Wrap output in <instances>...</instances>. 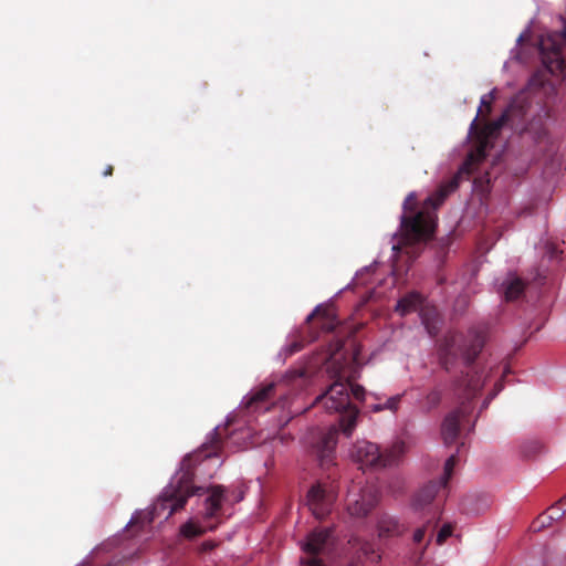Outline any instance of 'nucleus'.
Segmentation results:
<instances>
[{
	"mask_svg": "<svg viewBox=\"0 0 566 566\" xmlns=\"http://www.w3.org/2000/svg\"><path fill=\"white\" fill-rule=\"evenodd\" d=\"M338 428L331 426L316 444V454L322 467L333 462L335 447L337 444Z\"/></svg>",
	"mask_w": 566,
	"mask_h": 566,
	"instance_id": "12",
	"label": "nucleus"
},
{
	"mask_svg": "<svg viewBox=\"0 0 566 566\" xmlns=\"http://www.w3.org/2000/svg\"><path fill=\"white\" fill-rule=\"evenodd\" d=\"M441 390L439 389H433L431 390L428 395H427V398H426V402L427 405L432 408V407H436L440 400H441Z\"/></svg>",
	"mask_w": 566,
	"mask_h": 566,
	"instance_id": "27",
	"label": "nucleus"
},
{
	"mask_svg": "<svg viewBox=\"0 0 566 566\" xmlns=\"http://www.w3.org/2000/svg\"><path fill=\"white\" fill-rule=\"evenodd\" d=\"M112 171H113L112 166H108V167L106 168V170L104 171V175H105V176H109V175H112Z\"/></svg>",
	"mask_w": 566,
	"mask_h": 566,
	"instance_id": "35",
	"label": "nucleus"
},
{
	"mask_svg": "<svg viewBox=\"0 0 566 566\" xmlns=\"http://www.w3.org/2000/svg\"><path fill=\"white\" fill-rule=\"evenodd\" d=\"M401 398H402V395H395V396L387 398L385 402L371 403L368 406V408L373 412H380L382 410H390L392 412H396L399 408Z\"/></svg>",
	"mask_w": 566,
	"mask_h": 566,
	"instance_id": "19",
	"label": "nucleus"
},
{
	"mask_svg": "<svg viewBox=\"0 0 566 566\" xmlns=\"http://www.w3.org/2000/svg\"><path fill=\"white\" fill-rule=\"evenodd\" d=\"M455 464L457 454H451L444 463L443 475L440 478V480L437 482H430L429 484L424 485L415 495L412 500V507L415 511L424 510L429 504H431V502L437 495L438 490L447 486L448 481L453 473Z\"/></svg>",
	"mask_w": 566,
	"mask_h": 566,
	"instance_id": "7",
	"label": "nucleus"
},
{
	"mask_svg": "<svg viewBox=\"0 0 566 566\" xmlns=\"http://www.w3.org/2000/svg\"><path fill=\"white\" fill-rule=\"evenodd\" d=\"M494 94H495V88H493L491 92H489L488 94H485L481 97L478 114L474 117V119L472 120V123L470 124V133H472L476 127V120H478L479 114L482 112V107H485L488 111L491 109V104L494 101Z\"/></svg>",
	"mask_w": 566,
	"mask_h": 566,
	"instance_id": "22",
	"label": "nucleus"
},
{
	"mask_svg": "<svg viewBox=\"0 0 566 566\" xmlns=\"http://www.w3.org/2000/svg\"><path fill=\"white\" fill-rule=\"evenodd\" d=\"M205 528L195 524L192 521H188L180 527V535L185 538L191 539L200 536L205 533Z\"/></svg>",
	"mask_w": 566,
	"mask_h": 566,
	"instance_id": "21",
	"label": "nucleus"
},
{
	"mask_svg": "<svg viewBox=\"0 0 566 566\" xmlns=\"http://www.w3.org/2000/svg\"><path fill=\"white\" fill-rule=\"evenodd\" d=\"M202 490V488L192 486L190 473L185 472L164 489L154 510H168L167 517H169L185 506L189 496L200 494Z\"/></svg>",
	"mask_w": 566,
	"mask_h": 566,
	"instance_id": "5",
	"label": "nucleus"
},
{
	"mask_svg": "<svg viewBox=\"0 0 566 566\" xmlns=\"http://www.w3.org/2000/svg\"><path fill=\"white\" fill-rule=\"evenodd\" d=\"M523 136L532 139L541 150H548L552 144L549 133L545 124V115L538 113L524 127Z\"/></svg>",
	"mask_w": 566,
	"mask_h": 566,
	"instance_id": "10",
	"label": "nucleus"
},
{
	"mask_svg": "<svg viewBox=\"0 0 566 566\" xmlns=\"http://www.w3.org/2000/svg\"><path fill=\"white\" fill-rule=\"evenodd\" d=\"M334 502L332 490L323 488L321 484L313 485L306 495V504L316 518H323L331 510Z\"/></svg>",
	"mask_w": 566,
	"mask_h": 566,
	"instance_id": "9",
	"label": "nucleus"
},
{
	"mask_svg": "<svg viewBox=\"0 0 566 566\" xmlns=\"http://www.w3.org/2000/svg\"><path fill=\"white\" fill-rule=\"evenodd\" d=\"M242 499H243V494H242V493H240V494L237 496L235 501H237V502H239V501H241Z\"/></svg>",
	"mask_w": 566,
	"mask_h": 566,
	"instance_id": "39",
	"label": "nucleus"
},
{
	"mask_svg": "<svg viewBox=\"0 0 566 566\" xmlns=\"http://www.w3.org/2000/svg\"><path fill=\"white\" fill-rule=\"evenodd\" d=\"M214 454H216V452H214V451L207 452L206 458H210V457H212V455H214Z\"/></svg>",
	"mask_w": 566,
	"mask_h": 566,
	"instance_id": "37",
	"label": "nucleus"
},
{
	"mask_svg": "<svg viewBox=\"0 0 566 566\" xmlns=\"http://www.w3.org/2000/svg\"><path fill=\"white\" fill-rule=\"evenodd\" d=\"M212 547H213V544H211V543L203 544V549H211Z\"/></svg>",
	"mask_w": 566,
	"mask_h": 566,
	"instance_id": "36",
	"label": "nucleus"
},
{
	"mask_svg": "<svg viewBox=\"0 0 566 566\" xmlns=\"http://www.w3.org/2000/svg\"><path fill=\"white\" fill-rule=\"evenodd\" d=\"M303 345L301 342H292L291 344L286 345L284 347V353L286 356H291L302 349Z\"/></svg>",
	"mask_w": 566,
	"mask_h": 566,
	"instance_id": "29",
	"label": "nucleus"
},
{
	"mask_svg": "<svg viewBox=\"0 0 566 566\" xmlns=\"http://www.w3.org/2000/svg\"><path fill=\"white\" fill-rule=\"evenodd\" d=\"M473 159H474V155L470 154L468 159L462 164L458 175H461V174H464V172L468 174L469 170H470V166L472 165Z\"/></svg>",
	"mask_w": 566,
	"mask_h": 566,
	"instance_id": "33",
	"label": "nucleus"
},
{
	"mask_svg": "<svg viewBox=\"0 0 566 566\" xmlns=\"http://www.w3.org/2000/svg\"><path fill=\"white\" fill-rule=\"evenodd\" d=\"M469 406L464 402L455 410L449 412L441 426V436L446 446L453 443L460 431L461 420L469 413Z\"/></svg>",
	"mask_w": 566,
	"mask_h": 566,
	"instance_id": "11",
	"label": "nucleus"
},
{
	"mask_svg": "<svg viewBox=\"0 0 566 566\" xmlns=\"http://www.w3.org/2000/svg\"><path fill=\"white\" fill-rule=\"evenodd\" d=\"M401 452V442L394 444L390 450L380 451L378 444L358 440L350 449V457L361 469H381L392 465Z\"/></svg>",
	"mask_w": 566,
	"mask_h": 566,
	"instance_id": "4",
	"label": "nucleus"
},
{
	"mask_svg": "<svg viewBox=\"0 0 566 566\" xmlns=\"http://www.w3.org/2000/svg\"><path fill=\"white\" fill-rule=\"evenodd\" d=\"M332 531L329 528L314 530L304 542L302 549L311 555L306 560V566H326L316 555L324 553L329 545Z\"/></svg>",
	"mask_w": 566,
	"mask_h": 566,
	"instance_id": "8",
	"label": "nucleus"
},
{
	"mask_svg": "<svg viewBox=\"0 0 566 566\" xmlns=\"http://www.w3.org/2000/svg\"><path fill=\"white\" fill-rule=\"evenodd\" d=\"M360 551L363 555L370 562H378L380 559V555L375 551L374 546L369 543L363 544Z\"/></svg>",
	"mask_w": 566,
	"mask_h": 566,
	"instance_id": "25",
	"label": "nucleus"
},
{
	"mask_svg": "<svg viewBox=\"0 0 566 566\" xmlns=\"http://www.w3.org/2000/svg\"><path fill=\"white\" fill-rule=\"evenodd\" d=\"M566 512V495L556 504L552 505L547 512L543 514V520H548V524L560 520Z\"/></svg>",
	"mask_w": 566,
	"mask_h": 566,
	"instance_id": "20",
	"label": "nucleus"
},
{
	"mask_svg": "<svg viewBox=\"0 0 566 566\" xmlns=\"http://www.w3.org/2000/svg\"><path fill=\"white\" fill-rule=\"evenodd\" d=\"M469 337L470 345L467 344L462 334L449 333L439 346V360L446 370L450 369L458 357H462L468 365L465 376L457 382L455 389L468 400L472 399L484 385L482 376L470 366L481 352L484 338L473 331L469 333Z\"/></svg>",
	"mask_w": 566,
	"mask_h": 566,
	"instance_id": "1",
	"label": "nucleus"
},
{
	"mask_svg": "<svg viewBox=\"0 0 566 566\" xmlns=\"http://www.w3.org/2000/svg\"><path fill=\"white\" fill-rule=\"evenodd\" d=\"M423 301L418 292H410L397 302L396 312L405 316L421 308Z\"/></svg>",
	"mask_w": 566,
	"mask_h": 566,
	"instance_id": "16",
	"label": "nucleus"
},
{
	"mask_svg": "<svg viewBox=\"0 0 566 566\" xmlns=\"http://www.w3.org/2000/svg\"><path fill=\"white\" fill-rule=\"evenodd\" d=\"M347 386L350 387L352 395L357 400H365V389H364V387H361L359 385H349V384H347Z\"/></svg>",
	"mask_w": 566,
	"mask_h": 566,
	"instance_id": "30",
	"label": "nucleus"
},
{
	"mask_svg": "<svg viewBox=\"0 0 566 566\" xmlns=\"http://www.w3.org/2000/svg\"><path fill=\"white\" fill-rule=\"evenodd\" d=\"M227 499L228 496L224 488L221 485L212 486L205 501V516L214 517Z\"/></svg>",
	"mask_w": 566,
	"mask_h": 566,
	"instance_id": "14",
	"label": "nucleus"
},
{
	"mask_svg": "<svg viewBox=\"0 0 566 566\" xmlns=\"http://www.w3.org/2000/svg\"><path fill=\"white\" fill-rule=\"evenodd\" d=\"M525 289L523 280L515 274H509L501 283L499 292L503 294L506 301H514L518 298Z\"/></svg>",
	"mask_w": 566,
	"mask_h": 566,
	"instance_id": "15",
	"label": "nucleus"
},
{
	"mask_svg": "<svg viewBox=\"0 0 566 566\" xmlns=\"http://www.w3.org/2000/svg\"><path fill=\"white\" fill-rule=\"evenodd\" d=\"M458 186L459 178L454 176L452 179L442 184L417 210L413 207L416 193L410 192L406 197L400 221L402 234L406 240L419 242L430 238L437 224L436 209L444 202L446 198L453 192Z\"/></svg>",
	"mask_w": 566,
	"mask_h": 566,
	"instance_id": "2",
	"label": "nucleus"
},
{
	"mask_svg": "<svg viewBox=\"0 0 566 566\" xmlns=\"http://www.w3.org/2000/svg\"><path fill=\"white\" fill-rule=\"evenodd\" d=\"M319 402L328 412H340L339 429L349 438L357 426L359 410L350 403L347 384H332L324 394L316 397L313 405Z\"/></svg>",
	"mask_w": 566,
	"mask_h": 566,
	"instance_id": "3",
	"label": "nucleus"
},
{
	"mask_svg": "<svg viewBox=\"0 0 566 566\" xmlns=\"http://www.w3.org/2000/svg\"><path fill=\"white\" fill-rule=\"evenodd\" d=\"M428 528H429V524L423 525V526L417 528L413 532V536H412L413 542L415 543H421L422 539L424 538L427 532H428Z\"/></svg>",
	"mask_w": 566,
	"mask_h": 566,
	"instance_id": "31",
	"label": "nucleus"
},
{
	"mask_svg": "<svg viewBox=\"0 0 566 566\" xmlns=\"http://www.w3.org/2000/svg\"><path fill=\"white\" fill-rule=\"evenodd\" d=\"M275 391V384L269 382L261 388H258L255 390H252L249 392L244 398L242 399L241 405L250 409L252 411H259V410H268L269 408L265 406L266 401L273 397Z\"/></svg>",
	"mask_w": 566,
	"mask_h": 566,
	"instance_id": "13",
	"label": "nucleus"
},
{
	"mask_svg": "<svg viewBox=\"0 0 566 566\" xmlns=\"http://www.w3.org/2000/svg\"><path fill=\"white\" fill-rule=\"evenodd\" d=\"M306 377H307V371L305 369H294V370L289 371L285 375V381L287 384H296L298 381L301 384H303L304 380L306 379Z\"/></svg>",
	"mask_w": 566,
	"mask_h": 566,
	"instance_id": "24",
	"label": "nucleus"
},
{
	"mask_svg": "<svg viewBox=\"0 0 566 566\" xmlns=\"http://www.w3.org/2000/svg\"><path fill=\"white\" fill-rule=\"evenodd\" d=\"M400 248L398 245H392V250L396 251V250H399Z\"/></svg>",
	"mask_w": 566,
	"mask_h": 566,
	"instance_id": "41",
	"label": "nucleus"
},
{
	"mask_svg": "<svg viewBox=\"0 0 566 566\" xmlns=\"http://www.w3.org/2000/svg\"><path fill=\"white\" fill-rule=\"evenodd\" d=\"M316 315L325 321L323 324L324 329L332 331L334 328L336 324V315L329 305H317L313 312L307 315L306 323H310Z\"/></svg>",
	"mask_w": 566,
	"mask_h": 566,
	"instance_id": "17",
	"label": "nucleus"
},
{
	"mask_svg": "<svg viewBox=\"0 0 566 566\" xmlns=\"http://www.w3.org/2000/svg\"><path fill=\"white\" fill-rule=\"evenodd\" d=\"M379 489L374 483L353 486L347 495V511L352 516H366L378 503Z\"/></svg>",
	"mask_w": 566,
	"mask_h": 566,
	"instance_id": "6",
	"label": "nucleus"
},
{
	"mask_svg": "<svg viewBox=\"0 0 566 566\" xmlns=\"http://www.w3.org/2000/svg\"><path fill=\"white\" fill-rule=\"evenodd\" d=\"M378 532L380 537L398 535L401 533V526L394 517L384 515L378 521Z\"/></svg>",
	"mask_w": 566,
	"mask_h": 566,
	"instance_id": "18",
	"label": "nucleus"
},
{
	"mask_svg": "<svg viewBox=\"0 0 566 566\" xmlns=\"http://www.w3.org/2000/svg\"><path fill=\"white\" fill-rule=\"evenodd\" d=\"M551 524H548V520H543V514L538 516L536 522L533 524L534 531H541L542 528L548 527Z\"/></svg>",
	"mask_w": 566,
	"mask_h": 566,
	"instance_id": "32",
	"label": "nucleus"
},
{
	"mask_svg": "<svg viewBox=\"0 0 566 566\" xmlns=\"http://www.w3.org/2000/svg\"><path fill=\"white\" fill-rule=\"evenodd\" d=\"M422 323L426 325V328L428 329L429 334H432L433 332L431 331V327L426 317H422Z\"/></svg>",
	"mask_w": 566,
	"mask_h": 566,
	"instance_id": "34",
	"label": "nucleus"
},
{
	"mask_svg": "<svg viewBox=\"0 0 566 566\" xmlns=\"http://www.w3.org/2000/svg\"><path fill=\"white\" fill-rule=\"evenodd\" d=\"M479 157H483L484 156V153L482 149L479 150V154H478Z\"/></svg>",
	"mask_w": 566,
	"mask_h": 566,
	"instance_id": "40",
	"label": "nucleus"
},
{
	"mask_svg": "<svg viewBox=\"0 0 566 566\" xmlns=\"http://www.w3.org/2000/svg\"><path fill=\"white\" fill-rule=\"evenodd\" d=\"M221 443V436L219 433V427H216L206 438V441L202 443V449L208 451L210 448L216 450L219 448Z\"/></svg>",
	"mask_w": 566,
	"mask_h": 566,
	"instance_id": "23",
	"label": "nucleus"
},
{
	"mask_svg": "<svg viewBox=\"0 0 566 566\" xmlns=\"http://www.w3.org/2000/svg\"><path fill=\"white\" fill-rule=\"evenodd\" d=\"M509 120V115L507 113H503L496 120H494L489 129H490V133L491 134H494L496 132H499L504 125L505 123Z\"/></svg>",
	"mask_w": 566,
	"mask_h": 566,
	"instance_id": "28",
	"label": "nucleus"
},
{
	"mask_svg": "<svg viewBox=\"0 0 566 566\" xmlns=\"http://www.w3.org/2000/svg\"><path fill=\"white\" fill-rule=\"evenodd\" d=\"M524 39V34H520V36L517 38V43H521Z\"/></svg>",
	"mask_w": 566,
	"mask_h": 566,
	"instance_id": "38",
	"label": "nucleus"
},
{
	"mask_svg": "<svg viewBox=\"0 0 566 566\" xmlns=\"http://www.w3.org/2000/svg\"><path fill=\"white\" fill-rule=\"evenodd\" d=\"M453 527L451 524H444L437 534L436 542L438 545H442L447 538L452 535Z\"/></svg>",
	"mask_w": 566,
	"mask_h": 566,
	"instance_id": "26",
	"label": "nucleus"
}]
</instances>
